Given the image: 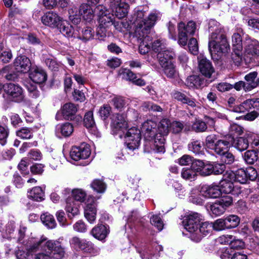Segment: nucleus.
I'll return each instance as SVG.
<instances>
[{
    "mask_svg": "<svg viewBox=\"0 0 259 259\" xmlns=\"http://www.w3.org/2000/svg\"><path fill=\"white\" fill-rule=\"evenodd\" d=\"M83 122L87 128H93L94 127L95 122L93 117V111H90L85 113Z\"/></svg>",
    "mask_w": 259,
    "mask_h": 259,
    "instance_id": "obj_52",
    "label": "nucleus"
},
{
    "mask_svg": "<svg viewBox=\"0 0 259 259\" xmlns=\"http://www.w3.org/2000/svg\"><path fill=\"white\" fill-rule=\"evenodd\" d=\"M78 14L84 20L90 22L94 18V12L91 7L86 4H81L79 7Z\"/></svg>",
    "mask_w": 259,
    "mask_h": 259,
    "instance_id": "obj_28",
    "label": "nucleus"
},
{
    "mask_svg": "<svg viewBox=\"0 0 259 259\" xmlns=\"http://www.w3.org/2000/svg\"><path fill=\"white\" fill-rule=\"evenodd\" d=\"M77 111V106L73 103L64 104L62 108V114L65 119L72 120Z\"/></svg>",
    "mask_w": 259,
    "mask_h": 259,
    "instance_id": "obj_24",
    "label": "nucleus"
},
{
    "mask_svg": "<svg viewBox=\"0 0 259 259\" xmlns=\"http://www.w3.org/2000/svg\"><path fill=\"white\" fill-rule=\"evenodd\" d=\"M212 230V223L208 222H200L195 232L190 235V238L192 241L198 242L204 236L210 234Z\"/></svg>",
    "mask_w": 259,
    "mask_h": 259,
    "instance_id": "obj_10",
    "label": "nucleus"
},
{
    "mask_svg": "<svg viewBox=\"0 0 259 259\" xmlns=\"http://www.w3.org/2000/svg\"><path fill=\"white\" fill-rule=\"evenodd\" d=\"M207 128L206 123L201 120H196L192 125V130L197 133L205 132Z\"/></svg>",
    "mask_w": 259,
    "mask_h": 259,
    "instance_id": "obj_50",
    "label": "nucleus"
},
{
    "mask_svg": "<svg viewBox=\"0 0 259 259\" xmlns=\"http://www.w3.org/2000/svg\"><path fill=\"white\" fill-rule=\"evenodd\" d=\"M28 197L33 200L41 201L45 199V193L40 187H35L28 192Z\"/></svg>",
    "mask_w": 259,
    "mask_h": 259,
    "instance_id": "obj_29",
    "label": "nucleus"
},
{
    "mask_svg": "<svg viewBox=\"0 0 259 259\" xmlns=\"http://www.w3.org/2000/svg\"><path fill=\"white\" fill-rule=\"evenodd\" d=\"M188 47L190 52L193 55H196L198 52V45L197 40L195 38H191L188 42Z\"/></svg>",
    "mask_w": 259,
    "mask_h": 259,
    "instance_id": "obj_63",
    "label": "nucleus"
},
{
    "mask_svg": "<svg viewBox=\"0 0 259 259\" xmlns=\"http://www.w3.org/2000/svg\"><path fill=\"white\" fill-rule=\"evenodd\" d=\"M212 225V229L216 231H222L227 229L225 219H218Z\"/></svg>",
    "mask_w": 259,
    "mask_h": 259,
    "instance_id": "obj_62",
    "label": "nucleus"
},
{
    "mask_svg": "<svg viewBox=\"0 0 259 259\" xmlns=\"http://www.w3.org/2000/svg\"><path fill=\"white\" fill-rule=\"evenodd\" d=\"M114 107L117 109H121L125 106L126 102L125 100L121 97H115L112 100Z\"/></svg>",
    "mask_w": 259,
    "mask_h": 259,
    "instance_id": "obj_64",
    "label": "nucleus"
},
{
    "mask_svg": "<svg viewBox=\"0 0 259 259\" xmlns=\"http://www.w3.org/2000/svg\"><path fill=\"white\" fill-rule=\"evenodd\" d=\"M221 156V161L227 164H231L233 163L235 160L234 156L230 152L222 154Z\"/></svg>",
    "mask_w": 259,
    "mask_h": 259,
    "instance_id": "obj_61",
    "label": "nucleus"
},
{
    "mask_svg": "<svg viewBox=\"0 0 259 259\" xmlns=\"http://www.w3.org/2000/svg\"><path fill=\"white\" fill-rule=\"evenodd\" d=\"M90 154L91 150L89 146L84 143H82L78 146L72 147L70 152L71 158L75 161L86 159L90 156Z\"/></svg>",
    "mask_w": 259,
    "mask_h": 259,
    "instance_id": "obj_11",
    "label": "nucleus"
},
{
    "mask_svg": "<svg viewBox=\"0 0 259 259\" xmlns=\"http://www.w3.org/2000/svg\"><path fill=\"white\" fill-rule=\"evenodd\" d=\"M141 131L136 127L128 130L124 137L128 149L133 151L139 147L141 139Z\"/></svg>",
    "mask_w": 259,
    "mask_h": 259,
    "instance_id": "obj_8",
    "label": "nucleus"
},
{
    "mask_svg": "<svg viewBox=\"0 0 259 259\" xmlns=\"http://www.w3.org/2000/svg\"><path fill=\"white\" fill-rule=\"evenodd\" d=\"M2 73L5 74V78L8 80H15L18 77L17 73L13 70V67L10 66L5 67L2 70Z\"/></svg>",
    "mask_w": 259,
    "mask_h": 259,
    "instance_id": "obj_45",
    "label": "nucleus"
},
{
    "mask_svg": "<svg viewBox=\"0 0 259 259\" xmlns=\"http://www.w3.org/2000/svg\"><path fill=\"white\" fill-rule=\"evenodd\" d=\"M145 13L142 11H138L136 14L135 33L139 37L143 38L139 47V52L141 54L147 53L150 50V43L147 34L151 31L158 19V14L151 12L148 16L144 18Z\"/></svg>",
    "mask_w": 259,
    "mask_h": 259,
    "instance_id": "obj_1",
    "label": "nucleus"
},
{
    "mask_svg": "<svg viewBox=\"0 0 259 259\" xmlns=\"http://www.w3.org/2000/svg\"><path fill=\"white\" fill-rule=\"evenodd\" d=\"M91 185L94 191L100 193H104L106 188L105 184L102 181L98 179L95 180Z\"/></svg>",
    "mask_w": 259,
    "mask_h": 259,
    "instance_id": "obj_49",
    "label": "nucleus"
},
{
    "mask_svg": "<svg viewBox=\"0 0 259 259\" xmlns=\"http://www.w3.org/2000/svg\"><path fill=\"white\" fill-rule=\"evenodd\" d=\"M141 132L143 133L145 139L148 141L147 142L151 146V149L153 151V142L157 132V123L152 120H147L142 124Z\"/></svg>",
    "mask_w": 259,
    "mask_h": 259,
    "instance_id": "obj_7",
    "label": "nucleus"
},
{
    "mask_svg": "<svg viewBox=\"0 0 259 259\" xmlns=\"http://www.w3.org/2000/svg\"><path fill=\"white\" fill-rule=\"evenodd\" d=\"M151 48L153 51L158 53V54H159L166 49L164 40L159 39H157L152 43Z\"/></svg>",
    "mask_w": 259,
    "mask_h": 259,
    "instance_id": "obj_53",
    "label": "nucleus"
},
{
    "mask_svg": "<svg viewBox=\"0 0 259 259\" xmlns=\"http://www.w3.org/2000/svg\"><path fill=\"white\" fill-rule=\"evenodd\" d=\"M43 251L35 254L34 259H53L51 252L48 250L46 246L40 247Z\"/></svg>",
    "mask_w": 259,
    "mask_h": 259,
    "instance_id": "obj_58",
    "label": "nucleus"
},
{
    "mask_svg": "<svg viewBox=\"0 0 259 259\" xmlns=\"http://www.w3.org/2000/svg\"><path fill=\"white\" fill-rule=\"evenodd\" d=\"M247 44L245 50L248 54L255 55L259 53V44L256 40H248Z\"/></svg>",
    "mask_w": 259,
    "mask_h": 259,
    "instance_id": "obj_37",
    "label": "nucleus"
},
{
    "mask_svg": "<svg viewBox=\"0 0 259 259\" xmlns=\"http://www.w3.org/2000/svg\"><path fill=\"white\" fill-rule=\"evenodd\" d=\"M221 194L219 186L214 184L203 185L201 187L200 190V195L208 198H216L219 197Z\"/></svg>",
    "mask_w": 259,
    "mask_h": 259,
    "instance_id": "obj_18",
    "label": "nucleus"
},
{
    "mask_svg": "<svg viewBox=\"0 0 259 259\" xmlns=\"http://www.w3.org/2000/svg\"><path fill=\"white\" fill-rule=\"evenodd\" d=\"M175 53L166 48L158 54L159 63L162 60L164 62H172L171 60L175 57Z\"/></svg>",
    "mask_w": 259,
    "mask_h": 259,
    "instance_id": "obj_40",
    "label": "nucleus"
},
{
    "mask_svg": "<svg viewBox=\"0 0 259 259\" xmlns=\"http://www.w3.org/2000/svg\"><path fill=\"white\" fill-rule=\"evenodd\" d=\"M170 121L168 119H162L157 129L158 133H157L153 142V151L155 153H162L165 152L164 148V136L167 135L170 129Z\"/></svg>",
    "mask_w": 259,
    "mask_h": 259,
    "instance_id": "obj_4",
    "label": "nucleus"
},
{
    "mask_svg": "<svg viewBox=\"0 0 259 259\" xmlns=\"http://www.w3.org/2000/svg\"><path fill=\"white\" fill-rule=\"evenodd\" d=\"M233 141V137H230L228 140L218 141L214 147L215 152L220 156L227 152Z\"/></svg>",
    "mask_w": 259,
    "mask_h": 259,
    "instance_id": "obj_23",
    "label": "nucleus"
},
{
    "mask_svg": "<svg viewBox=\"0 0 259 259\" xmlns=\"http://www.w3.org/2000/svg\"><path fill=\"white\" fill-rule=\"evenodd\" d=\"M66 210L68 217L71 219L79 214V209L74 201L72 202H69V200L67 201Z\"/></svg>",
    "mask_w": 259,
    "mask_h": 259,
    "instance_id": "obj_41",
    "label": "nucleus"
},
{
    "mask_svg": "<svg viewBox=\"0 0 259 259\" xmlns=\"http://www.w3.org/2000/svg\"><path fill=\"white\" fill-rule=\"evenodd\" d=\"M81 31H78V38L82 41L86 42L94 38V30L90 27H85L81 29Z\"/></svg>",
    "mask_w": 259,
    "mask_h": 259,
    "instance_id": "obj_31",
    "label": "nucleus"
},
{
    "mask_svg": "<svg viewBox=\"0 0 259 259\" xmlns=\"http://www.w3.org/2000/svg\"><path fill=\"white\" fill-rule=\"evenodd\" d=\"M40 219L42 223L48 228L53 229L56 226V221L53 216L47 212L41 215Z\"/></svg>",
    "mask_w": 259,
    "mask_h": 259,
    "instance_id": "obj_36",
    "label": "nucleus"
},
{
    "mask_svg": "<svg viewBox=\"0 0 259 259\" xmlns=\"http://www.w3.org/2000/svg\"><path fill=\"white\" fill-rule=\"evenodd\" d=\"M150 222L151 224L156 227L159 231L162 230L163 223L159 215H153L150 219Z\"/></svg>",
    "mask_w": 259,
    "mask_h": 259,
    "instance_id": "obj_60",
    "label": "nucleus"
},
{
    "mask_svg": "<svg viewBox=\"0 0 259 259\" xmlns=\"http://www.w3.org/2000/svg\"><path fill=\"white\" fill-rule=\"evenodd\" d=\"M232 180L230 177L229 180L224 178L220 181L219 187L221 193L229 194L232 191L234 188Z\"/></svg>",
    "mask_w": 259,
    "mask_h": 259,
    "instance_id": "obj_32",
    "label": "nucleus"
},
{
    "mask_svg": "<svg viewBox=\"0 0 259 259\" xmlns=\"http://www.w3.org/2000/svg\"><path fill=\"white\" fill-rule=\"evenodd\" d=\"M109 232L107 226L100 225L94 227L91 231V234L96 239L102 240L104 239Z\"/></svg>",
    "mask_w": 259,
    "mask_h": 259,
    "instance_id": "obj_25",
    "label": "nucleus"
},
{
    "mask_svg": "<svg viewBox=\"0 0 259 259\" xmlns=\"http://www.w3.org/2000/svg\"><path fill=\"white\" fill-rule=\"evenodd\" d=\"M198 59L200 72L204 76L210 78L214 71L211 62L203 56H199Z\"/></svg>",
    "mask_w": 259,
    "mask_h": 259,
    "instance_id": "obj_17",
    "label": "nucleus"
},
{
    "mask_svg": "<svg viewBox=\"0 0 259 259\" xmlns=\"http://www.w3.org/2000/svg\"><path fill=\"white\" fill-rule=\"evenodd\" d=\"M196 175L197 173L196 171L191 168V167L190 168H183L181 172L182 177L185 180H193Z\"/></svg>",
    "mask_w": 259,
    "mask_h": 259,
    "instance_id": "obj_48",
    "label": "nucleus"
},
{
    "mask_svg": "<svg viewBox=\"0 0 259 259\" xmlns=\"http://www.w3.org/2000/svg\"><path fill=\"white\" fill-rule=\"evenodd\" d=\"M217 201L222 206H223L226 209L227 207L231 205L233 203L232 197L229 195H224L222 196Z\"/></svg>",
    "mask_w": 259,
    "mask_h": 259,
    "instance_id": "obj_59",
    "label": "nucleus"
},
{
    "mask_svg": "<svg viewBox=\"0 0 259 259\" xmlns=\"http://www.w3.org/2000/svg\"><path fill=\"white\" fill-rule=\"evenodd\" d=\"M188 149L195 154H199L202 150L201 143L199 141H192L188 144Z\"/></svg>",
    "mask_w": 259,
    "mask_h": 259,
    "instance_id": "obj_56",
    "label": "nucleus"
},
{
    "mask_svg": "<svg viewBox=\"0 0 259 259\" xmlns=\"http://www.w3.org/2000/svg\"><path fill=\"white\" fill-rule=\"evenodd\" d=\"M60 24V31L61 33L68 37L72 36L73 34V28L72 26L67 22L65 23L62 21Z\"/></svg>",
    "mask_w": 259,
    "mask_h": 259,
    "instance_id": "obj_39",
    "label": "nucleus"
},
{
    "mask_svg": "<svg viewBox=\"0 0 259 259\" xmlns=\"http://www.w3.org/2000/svg\"><path fill=\"white\" fill-rule=\"evenodd\" d=\"M112 126L116 131L126 130L127 127V123L125 119L124 116L122 114H115L112 117Z\"/></svg>",
    "mask_w": 259,
    "mask_h": 259,
    "instance_id": "obj_22",
    "label": "nucleus"
},
{
    "mask_svg": "<svg viewBox=\"0 0 259 259\" xmlns=\"http://www.w3.org/2000/svg\"><path fill=\"white\" fill-rule=\"evenodd\" d=\"M97 10L103 11L100 14V24L97 29V36L99 39H102L107 35V27L109 26L106 20V14L107 11L105 8L103 6H99L97 8Z\"/></svg>",
    "mask_w": 259,
    "mask_h": 259,
    "instance_id": "obj_13",
    "label": "nucleus"
},
{
    "mask_svg": "<svg viewBox=\"0 0 259 259\" xmlns=\"http://www.w3.org/2000/svg\"><path fill=\"white\" fill-rule=\"evenodd\" d=\"M5 92L10 99L16 102L22 101L24 98L22 88L18 84L7 83L5 84Z\"/></svg>",
    "mask_w": 259,
    "mask_h": 259,
    "instance_id": "obj_9",
    "label": "nucleus"
},
{
    "mask_svg": "<svg viewBox=\"0 0 259 259\" xmlns=\"http://www.w3.org/2000/svg\"><path fill=\"white\" fill-rule=\"evenodd\" d=\"M209 31L211 32L208 42V48L211 54H225L230 50V46L226 36L221 32L218 28L219 24L214 20L209 23Z\"/></svg>",
    "mask_w": 259,
    "mask_h": 259,
    "instance_id": "obj_2",
    "label": "nucleus"
},
{
    "mask_svg": "<svg viewBox=\"0 0 259 259\" xmlns=\"http://www.w3.org/2000/svg\"><path fill=\"white\" fill-rule=\"evenodd\" d=\"M165 75L169 78H176L179 76V72L176 66L172 62H164L161 60L160 64Z\"/></svg>",
    "mask_w": 259,
    "mask_h": 259,
    "instance_id": "obj_20",
    "label": "nucleus"
},
{
    "mask_svg": "<svg viewBox=\"0 0 259 259\" xmlns=\"http://www.w3.org/2000/svg\"><path fill=\"white\" fill-rule=\"evenodd\" d=\"M229 176L235 182L241 184H245L247 182V176L245 170L241 168L236 170L235 172H231Z\"/></svg>",
    "mask_w": 259,
    "mask_h": 259,
    "instance_id": "obj_30",
    "label": "nucleus"
},
{
    "mask_svg": "<svg viewBox=\"0 0 259 259\" xmlns=\"http://www.w3.org/2000/svg\"><path fill=\"white\" fill-rule=\"evenodd\" d=\"M118 74L122 78L131 81L133 82L137 78V76L135 73H134L130 69L126 68L120 69L118 71Z\"/></svg>",
    "mask_w": 259,
    "mask_h": 259,
    "instance_id": "obj_43",
    "label": "nucleus"
},
{
    "mask_svg": "<svg viewBox=\"0 0 259 259\" xmlns=\"http://www.w3.org/2000/svg\"><path fill=\"white\" fill-rule=\"evenodd\" d=\"M258 156L254 150H248L245 152L244 155V160L248 164H252L257 160Z\"/></svg>",
    "mask_w": 259,
    "mask_h": 259,
    "instance_id": "obj_44",
    "label": "nucleus"
},
{
    "mask_svg": "<svg viewBox=\"0 0 259 259\" xmlns=\"http://www.w3.org/2000/svg\"><path fill=\"white\" fill-rule=\"evenodd\" d=\"M178 43L185 46L188 41V35H193L196 29V24L193 21H189L186 25L181 22L178 24Z\"/></svg>",
    "mask_w": 259,
    "mask_h": 259,
    "instance_id": "obj_6",
    "label": "nucleus"
},
{
    "mask_svg": "<svg viewBox=\"0 0 259 259\" xmlns=\"http://www.w3.org/2000/svg\"><path fill=\"white\" fill-rule=\"evenodd\" d=\"M29 78L35 83H42L47 79V74L45 70L38 66H33L29 71Z\"/></svg>",
    "mask_w": 259,
    "mask_h": 259,
    "instance_id": "obj_15",
    "label": "nucleus"
},
{
    "mask_svg": "<svg viewBox=\"0 0 259 259\" xmlns=\"http://www.w3.org/2000/svg\"><path fill=\"white\" fill-rule=\"evenodd\" d=\"M201 215L197 212H191L183 221L185 229L192 234L197 229L201 221Z\"/></svg>",
    "mask_w": 259,
    "mask_h": 259,
    "instance_id": "obj_12",
    "label": "nucleus"
},
{
    "mask_svg": "<svg viewBox=\"0 0 259 259\" xmlns=\"http://www.w3.org/2000/svg\"><path fill=\"white\" fill-rule=\"evenodd\" d=\"M73 132V126L72 124L66 122L62 124H58L56 126V135L61 138L62 136L67 137L70 136Z\"/></svg>",
    "mask_w": 259,
    "mask_h": 259,
    "instance_id": "obj_21",
    "label": "nucleus"
},
{
    "mask_svg": "<svg viewBox=\"0 0 259 259\" xmlns=\"http://www.w3.org/2000/svg\"><path fill=\"white\" fill-rule=\"evenodd\" d=\"M17 136L21 139H31L33 136L32 130L31 128L23 127L16 133Z\"/></svg>",
    "mask_w": 259,
    "mask_h": 259,
    "instance_id": "obj_51",
    "label": "nucleus"
},
{
    "mask_svg": "<svg viewBox=\"0 0 259 259\" xmlns=\"http://www.w3.org/2000/svg\"><path fill=\"white\" fill-rule=\"evenodd\" d=\"M12 57V54L9 50H4L2 43L0 42V61L7 63H8Z\"/></svg>",
    "mask_w": 259,
    "mask_h": 259,
    "instance_id": "obj_46",
    "label": "nucleus"
},
{
    "mask_svg": "<svg viewBox=\"0 0 259 259\" xmlns=\"http://www.w3.org/2000/svg\"><path fill=\"white\" fill-rule=\"evenodd\" d=\"M257 76V72L256 71H253L246 74L244 77V79L246 80L247 84L246 89L247 90H251L257 87L259 84V78H256Z\"/></svg>",
    "mask_w": 259,
    "mask_h": 259,
    "instance_id": "obj_26",
    "label": "nucleus"
},
{
    "mask_svg": "<svg viewBox=\"0 0 259 259\" xmlns=\"http://www.w3.org/2000/svg\"><path fill=\"white\" fill-rule=\"evenodd\" d=\"M211 212L216 216L223 214L226 211V208L222 206L218 201L210 206Z\"/></svg>",
    "mask_w": 259,
    "mask_h": 259,
    "instance_id": "obj_47",
    "label": "nucleus"
},
{
    "mask_svg": "<svg viewBox=\"0 0 259 259\" xmlns=\"http://www.w3.org/2000/svg\"><path fill=\"white\" fill-rule=\"evenodd\" d=\"M233 49L242 51V38L240 34L234 33L232 36Z\"/></svg>",
    "mask_w": 259,
    "mask_h": 259,
    "instance_id": "obj_54",
    "label": "nucleus"
},
{
    "mask_svg": "<svg viewBox=\"0 0 259 259\" xmlns=\"http://www.w3.org/2000/svg\"><path fill=\"white\" fill-rule=\"evenodd\" d=\"M84 208V217L90 223H93L96 220L97 213L96 204L95 198L89 196Z\"/></svg>",
    "mask_w": 259,
    "mask_h": 259,
    "instance_id": "obj_14",
    "label": "nucleus"
},
{
    "mask_svg": "<svg viewBox=\"0 0 259 259\" xmlns=\"http://www.w3.org/2000/svg\"><path fill=\"white\" fill-rule=\"evenodd\" d=\"M242 51H238V50L233 49V53L228 58L227 62L231 65L234 64L235 65L238 66L242 61Z\"/></svg>",
    "mask_w": 259,
    "mask_h": 259,
    "instance_id": "obj_33",
    "label": "nucleus"
},
{
    "mask_svg": "<svg viewBox=\"0 0 259 259\" xmlns=\"http://www.w3.org/2000/svg\"><path fill=\"white\" fill-rule=\"evenodd\" d=\"M15 69L18 72L26 73L30 70L31 63L29 59L25 56H19L14 62Z\"/></svg>",
    "mask_w": 259,
    "mask_h": 259,
    "instance_id": "obj_19",
    "label": "nucleus"
},
{
    "mask_svg": "<svg viewBox=\"0 0 259 259\" xmlns=\"http://www.w3.org/2000/svg\"><path fill=\"white\" fill-rule=\"evenodd\" d=\"M242 132V128L241 126L235 123L232 124L229 128V134L230 136L229 137V138L230 137L234 138V136L240 135Z\"/></svg>",
    "mask_w": 259,
    "mask_h": 259,
    "instance_id": "obj_57",
    "label": "nucleus"
},
{
    "mask_svg": "<svg viewBox=\"0 0 259 259\" xmlns=\"http://www.w3.org/2000/svg\"><path fill=\"white\" fill-rule=\"evenodd\" d=\"M69 244L71 248L76 251L81 250L93 255L98 254L100 252L99 248L96 247L91 241L77 236L71 237L69 239Z\"/></svg>",
    "mask_w": 259,
    "mask_h": 259,
    "instance_id": "obj_5",
    "label": "nucleus"
},
{
    "mask_svg": "<svg viewBox=\"0 0 259 259\" xmlns=\"http://www.w3.org/2000/svg\"><path fill=\"white\" fill-rule=\"evenodd\" d=\"M231 145H233L237 149L240 151H242L246 150L249 145L248 140L244 137H239L235 139L233 141Z\"/></svg>",
    "mask_w": 259,
    "mask_h": 259,
    "instance_id": "obj_34",
    "label": "nucleus"
},
{
    "mask_svg": "<svg viewBox=\"0 0 259 259\" xmlns=\"http://www.w3.org/2000/svg\"><path fill=\"white\" fill-rule=\"evenodd\" d=\"M225 220L227 229L235 228L240 223V218L236 215H229L225 219Z\"/></svg>",
    "mask_w": 259,
    "mask_h": 259,
    "instance_id": "obj_38",
    "label": "nucleus"
},
{
    "mask_svg": "<svg viewBox=\"0 0 259 259\" xmlns=\"http://www.w3.org/2000/svg\"><path fill=\"white\" fill-rule=\"evenodd\" d=\"M204 79L198 75H191L188 76L185 82V84L189 89H198L203 84Z\"/></svg>",
    "mask_w": 259,
    "mask_h": 259,
    "instance_id": "obj_27",
    "label": "nucleus"
},
{
    "mask_svg": "<svg viewBox=\"0 0 259 259\" xmlns=\"http://www.w3.org/2000/svg\"><path fill=\"white\" fill-rule=\"evenodd\" d=\"M128 7L126 3L120 4V6L117 7L114 11L115 15L119 19L125 17L127 14Z\"/></svg>",
    "mask_w": 259,
    "mask_h": 259,
    "instance_id": "obj_42",
    "label": "nucleus"
},
{
    "mask_svg": "<svg viewBox=\"0 0 259 259\" xmlns=\"http://www.w3.org/2000/svg\"><path fill=\"white\" fill-rule=\"evenodd\" d=\"M62 20V18L54 12H48L41 17L42 23L52 28L58 27Z\"/></svg>",
    "mask_w": 259,
    "mask_h": 259,
    "instance_id": "obj_16",
    "label": "nucleus"
},
{
    "mask_svg": "<svg viewBox=\"0 0 259 259\" xmlns=\"http://www.w3.org/2000/svg\"><path fill=\"white\" fill-rule=\"evenodd\" d=\"M30 243L33 244L30 246L29 250L37 251L39 247L46 246L48 250L51 252V255L53 259H62L64 256V248L57 240L47 241V238L45 237H41L40 238H30Z\"/></svg>",
    "mask_w": 259,
    "mask_h": 259,
    "instance_id": "obj_3",
    "label": "nucleus"
},
{
    "mask_svg": "<svg viewBox=\"0 0 259 259\" xmlns=\"http://www.w3.org/2000/svg\"><path fill=\"white\" fill-rule=\"evenodd\" d=\"M72 195L76 201L83 202L87 196L86 193L82 189H74L72 191Z\"/></svg>",
    "mask_w": 259,
    "mask_h": 259,
    "instance_id": "obj_55",
    "label": "nucleus"
},
{
    "mask_svg": "<svg viewBox=\"0 0 259 259\" xmlns=\"http://www.w3.org/2000/svg\"><path fill=\"white\" fill-rule=\"evenodd\" d=\"M33 243H30V238L29 239L25 244L26 246V249L27 251H25L23 250H18L16 252V256L17 259H29L30 255H32V253L36 251L29 250L30 246Z\"/></svg>",
    "mask_w": 259,
    "mask_h": 259,
    "instance_id": "obj_35",
    "label": "nucleus"
}]
</instances>
